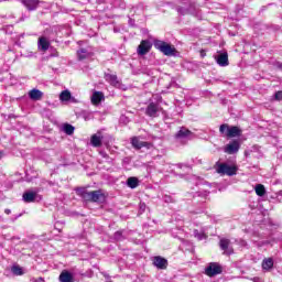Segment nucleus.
<instances>
[{
	"label": "nucleus",
	"mask_w": 282,
	"mask_h": 282,
	"mask_svg": "<svg viewBox=\"0 0 282 282\" xmlns=\"http://www.w3.org/2000/svg\"><path fill=\"white\" fill-rule=\"evenodd\" d=\"M153 265H155L158 270H166V268H169V260L163 257L156 256L153 259Z\"/></svg>",
	"instance_id": "9b49d317"
},
{
	"label": "nucleus",
	"mask_w": 282,
	"mask_h": 282,
	"mask_svg": "<svg viewBox=\"0 0 282 282\" xmlns=\"http://www.w3.org/2000/svg\"><path fill=\"white\" fill-rule=\"evenodd\" d=\"M216 63L220 66V67H228L229 63H228V53H220L217 56H215Z\"/></svg>",
	"instance_id": "2eb2a0df"
},
{
	"label": "nucleus",
	"mask_w": 282,
	"mask_h": 282,
	"mask_svg": "<svg viewBox=\"0 0 282 282\" xmlns=\"http://www.w3.org/2000/svg\"><path fill=\"white\" fill-rule=\"evenodd\" d=\"M100 155H101V158H105L106 160L109 159V154H107V152H105V151H101Z\"/></svg>",
	"instance_id": "f704fd0d"
},
{
	"label": "nucleus",
	"mask_w": 282,
	"mask_h": 282,
	"mask_svg": "<svg viewBox=\"0 0 282 282\" xmlns=\"http://www.w3.org/2000/svg\"><path fill=\"white\" fill-rule=\"evenodd\" d=\"M131 144L134 149H142L144 147H150L151 143L149 142H144V141H140V139L138 137L132 138L131 140Z\"/></svg>",
	"instance_id": "6ab92c4d"
},
{
	"label": "nucleus",
	"mask_w": 282,
	"mask_h": 282,
	"mask_svg": "<svg viewBox=\"0 0 282 282\" xmlns=\"http://www.w3.org/2000/svg\"><path fill=\"white\" fill-rule=\"evenodd\" d=\"M76 128H74V126L69 124V123H65L63 127L64 132L66 133V135H73L74 131Z\"/></svg>",
	"instance_id": "cd10ccee"
},
{
	"label": "nucleus",
	"mask_w": 282,
	"mask_h": 282,
	"mask_svg": "<svg viewBox=\"0 0 282 282\" xmlns=\"http://www.w3.org/2000/svg\"><path fill=\"white\" fill-rule=\"evenodd\" d=\"M74 273L63 270L59 274V282H75Z\"/></svg>",
	"instance_id": "dca6fc26"
},
{
	"label": "nucleus",
	"mask_w": 282,
	"mask_h": 282,
	"mask_svg": "<svg viewBox=\"0 0 282 282\" xmlns=\"http://www.w3.org/2000/svg\"><path fill=\"white\" fill-rule=\"evenodd\" d=\"M162 171H166V167H163Z\"/></svg>",
	"instance_id": "79ce46f5"
},
{
	"label": "nucleus",
	"mask_w": 282,
	"mask_h": 282,
	"mask_svg": "<svg viewBox=\"0 0 282 282\" xmlns=\"http://www.w3.org/2000/svg\"><path fill=\"white\" fill-rule=\"evenodd\" d=\"M29 98L31 100H41L43 98V91L33 88L29 91Z\"/></svg>",
	"instance_id": "412c9836"
},
{
	"label": "nucleus",
	"mask_w": 282,
	"mask_h": 282,
	"mask_svg": "<svg viewBox=\"0 0 282 282\" xmlns=\"http://www.w3.org/2000/svg\"><path fill=\"white\" fill-rule=\"evenodd\" d=\"M274 100H278V101L282 100V90H279L274 94Z\"/></svg>",
	"instance_id": "473e14b6"
},
{
	"label": "nucleus",
	"mask_w": 282,
	"mask_h": 282,
	"mask_svg": "<svg viewBox=\"0 0 282 282\" xmlns=\"http://www.w3.org/2000/svg\"><path fill=\"white\" fill-rule=\"evenodd\" d=\"M22 199L25 204H32L33 202H41L43 196L39 195V191H28L23 194Z\"/></svg>",
	"instance_id": "39448f33"
},
{
	"label": "nucleus",
	"mask_w": 282,
	"mask_h": 282,
	"mask_svg": "<svg viewBox=\"0 0 282 282\" xmlns=\"http://www.w3.org/2000/svg\"><path fill=\"white\" fill-rule=\"evenodd\" d=\"M21 3L23 7L26 8V10H29L30 12L36 10V8H39V0H21Z\"/></svg>",
	"instance_id": "4468645a"
},
{
	"label": "nucleus",
	"mask_w": 282,
	"mask_h": 282,
	"mask_svg": "<svg viewBox=\"0 0 282 282\" xmlns=\"http://www.w3.org/2000/svg\"><path fill=\"white\" fill-rule=\"evenodd\" d=\"M163 202H165V204H171L173 203V197H171L170 195H165L163 196Z\"/></svg>",
	"instance_id": "72a5a7b5"
},
{
	"label": "nucleus",
	"mask_w": 282,
	"mask_h": 282,
	"mask_svg": "<svg viewBox=\"0 0 282 282\" xmlns=\"http://www.w3.org/2000/svg\"><path fill=\"white\" fill-rule=\"evenodd\" d=\"M275 67L282 72V62H276Z\"/></svg>",
	"instance_id": "c9c22d12"
},
{
	"label": "nucleus",
	"mask_w": 282,
	"mask_h": 282,
	"mask_svg": "<svg viewBox=\"0 0 282 282\" xmlns=\"http://www.w3.org/2000/svg\"><path fill=\"white\" fill-rule=\"evenodd\" d=\"M79 118H83L86 122L89 120H94V112L89 110H82L79 112Z\"/></svg>",
	"instance_id": "b1692460"
},
{
	"label": "nucleus",
	"mask_w": 282,
	"mask_h": 282,
	"mask_svg": "<svg viewBox=\"0 0 282 282\" xmlns=\"http://www.w3.org/2000/svg\"><path fill=\"white\" fill-rule=\"evenodd\" d=\"M145 113L150 118H158V113H160V105L155 102H150L145 109Z\"/></svg>",
	"instance_id": "9d476101"
},
{
	"label": "nucleus",
	"mask_w": 282,
	"mask_h": 282,
	"mask_svg": "<svg viewBox=\"0 0 282 282\" xmlns=\"http://www.w3.org/2000/svg\"><path fill=\"white\" fill-rule=\"evenodd\" d=\"M140 210H142V212L147 210V204L141 203L140 204Z\"/></svg>",
	"instance_id": "e433bc0d"
},
{
	"label": "nucleus",
	"mask_w": 282,
	"mask_h": 282,
	"mask_svg": "<svg viewBox=\"0 0 282 282\" xmlns=\"http://www.w3.org/2000/svg\"><path fill=\"white\" fill-rule=\"evenodd\" d=\"M40 281H43V278H40Z\"/></svg>",
	"instance_id": "37998d69"
},
{
	"label": "nucleus",
	"mask_w": 282,
	"mask_h": 282,
	"mask_svg": "<svg viewBox=\"0 0 282 282\" xmlns=\"http://www.w3.org/2000/svg\"><path fill=\"white\" fill-rule=\"evenodd\" d=\"M90 144L96 149L102 147V137H100L99 134H93L90 138Z\"/></svg>",
	"instance_id": "4be33fe9"
},
{
	"label": "nucleus",
	"mask_w": 282,
	"mask_h": 282,
	"mask_svg": "<svg viewBox=\"0 0 282 282\" xmlns=\"http://www.w3.org/2000/svg\"><path fill=\"white\" fill-rule=\"evenodd\" d=\"M152 46L153 44H151L149 40H142L140 45L138 46L139 56H144L145 54H149Z\"/></svg>",
	"instance_id": "1a4fd4ad"
},
{
	"label": "nucleus",
	"mask_w": 282,
	"mask_h": 282,
	"mask_svg": "<svg viewBox=\"0 0 282 282\" xmlns=\"http://www.w3.org/2000/svg\"><path fill=\"white\" fill-rule=\"evenodd\" d=\"M219 246H220V249L224 250L225 254H232V252H235L232 250V247H230V240L229 239H226V238L220 239Z\"/></svg>",
	"instance_id": "ddd939ff"
},
{
	"label": "nucleus",
	"mask_w": 282,
	"mask_h": 282,
	"mask_svg": "<svg viewBox=\"0 0 282 282\" xmlns=\"http://www.w3.org/2000/svg\"><path fill=\"white\" fill-rule=\"evenodd\" d=\"M37 50L40 52H47L50 50V40L45 36H40L37 40Z\"/></svg>",
	"instance_id": "f8f14e48"
},
{
	"label": "nucleus",
	"mask_w": 282,
	"mask_h": 282,
	"mask_svg": "<svg viewBox=\"0 0 282 282\" xmlns=\"http://www.w3.org/2000/svg\"><path fill=\"white\" fill-rule=\"evenodd\" d=\"M113 239L116 241H122V239H124V236H122V231H116L113 235Z\"/></svg>",
	"instance_id": "2f4dec72"
},
{
	"label": "nucleus",
	"mask_w": 282,
	"mask_h": 282,
	"mask_svg": "<svg viewBox=\"0 0 282 282\" xmlns=\"http://www.w3.org/2000/svg\"><path fill=\"white\" fill-rule=\"evenodd\" d=\"M94 56V51L90 46L79 48L77 51V58L78 61H86V58H91Z\"/></svg>",
	"instance_id": "6e6552de"
},
{
	"label": "nucleus",
	"mask_w": 282,
	"mask_h": 282,
	"mask_svg": "<svg viewBox=\"0 0 282 282\" xmlns=\"http://www.w3.org/2000/svg\"><path fill=\"white\" fill-rule=\"evenodd\" d=\"M239 149H241V144L238 140H234L224 148V152L228 155H235V153H239Z\"/></svg>",
	"instance_id": "423d86ee"
},
{
	"label": "nucleus",
	"mask_w": 282,
	"mask_h": 282,
	"mask_svg": "<svg viewBox=\"0 0 282 282\" xmlns=\"http://www.w3.org/2000/svg\"><path fill=\"white\" fill-rule=\"evenodd\" d=\"M6 215H10V213H12L10 209H6L4 210Z\"/></svg>",
	"instance_id": "4c0bfd02"
},
{
	"label": "nucleus",
	"mask_w": 282,
	"mask_h": 282,
	"mask_svg": "<svg viewBox=\"0 0 282 282\" xmlns=\"http://www.w3.org/2000/svg\"><path fill=\"white\" fill-rule=\"evenodd\" d=\"M230 129V126H228V123H223L220 127H219V132L223 134V135H226V133H228Z\"/></svg>",
	"instance_id": "7c9ffc66"
},
{
	"label": "nucleus",
	"mask_w": 282,
	"mask_h": 282,
	"mask_svg": "<svg viewBox=\"0 0 282 282\" xmlns=\"http://www.w3.org/2000/svg\"><path fill=\"white\" fill-rule=\"evenodd\" d=\"M205 274L207 276H217V274H221V265L216 262L209 263V265L205 269Z\"/></svg>",
	"instance_id": "0eeeda50"
},
{
	"label": "nucleus",
	"mask_w": 282,
	"mask_h": 282,
	"mask_svg": "<svg viewBox=\"0 0 282 282\" xmlns=\"http://www.w3.org/2000/svg\"><path fill=\"white\" fill-rule=\"evenodd\" d=\"M127 186L129 188H138L140 186V181L135 176H131L127 180Z\"/></svg>",
	"instance_id": "5701e85b"
},
{
	"label": "nucleus",
	"mask_w": 282,
	"mask_h": 282,
	"mask_svg": "<svg viewBox=\"0 0 282 282\" xmlns=\"http://www.w3.org/2000/svg\"><path fill=\"white\" fill-rule=\"evenodd\" d=\"M11 271H12V274H15V276L23 275V269L19 265H13Z\"/></svg>",
	"instance_id": "c85d7f7f"
},
{
	"label": "nucleus",
	"mask_w": 282,
	"mask_h": 282,
	"mask_svg": "<svg viewBox=\"0 0 282 282\" xmlns=\"http://www.w3.org/2000/svg\"><path fill=\"white\" fill-rule=\"evenodd\" d=\"M241 135V129L237 126L229 127L226 138H239Z\"/></svg>",
	"instance_id": "f3484780"
},
{
	"label": "nucleus",
	"mask_w": 282,
	"mask_h": 282,
	"mask_svg": "<svg viewBox=\"0 0 282 282\" xmlns=\"http://www.w3.org/2000/svg\"><path fill=\"white\" fill-rule=\"evenodd\" d=\"M194 237L196 239H198V241H203V239H206V234H204V231H199V230L195 229Z\"/></svg>",
	"instance_id": "c756f323"
},
{
	"label": "nucleus",
	"mask_w": 282,
	"mask_h": 282,
	"mask_svg": "<svg viewBox=\"0 0 282 282\" xmlns=\"http://www.w3.org/2000/svg\"><path fill=\"white\" fill-rule=\"evenodd\" d=\"M105 78H106L107 83L112 85V87H118L120 85V82H118L117 75L106 73Z\"/></svg>",
	"instance_id": "a211bd4d"
},
{
	"label": "nucleus",
	"mask_w": 282,
	"mask_h": 282,
	"mask_svg": "<svg viewBox=\"0 0 282 282\" xmlns=\"http://www.w3.org/2000/svg\"><path fill=\"white\" fill-rule=\"evenodd\" d=\"M174 138L177 144H188V141L195 138V133H193L191 130L186 129L185 127H182L180 131L176 132Z\"/></svg>",
	"instance_id": "f257e3e1"
},
{
	"label": "nucleus",
	"mask_w": 282,
	"mask_h": 282,
	"mask_svg": "<svg viewBox=\"0 0 282 282\" xmlns=\"http://www.w3.org/2000/svg\"><path fill=\"white\" fill-rule=\"evenodd\" d=\"M129 22H130V25H133V20L130 19Z\"/></svg>",
	"instance_id": "ea45409f"
},
{
	"label": "nucleus",
	"mask_w": 282,
	"mask_h": 282,
	"mask_svg": "<svg viewBox=\"0 0 282 282\" xmlns=\"http://www.w3.org/2000/svg\"><path fill=\"white\" fill-rule=\"evenodd\" d=\"M1 158H3V152L0 151V160H1Z\"/></svg>",
	"instance_id": "a19ab883"
},
{
	"label": "nucleus",
	"mask_w": 282,
	"mask_h": 282,
	"mask_svg": "<svg viewBox=\"0 0 282 282\" xmlns=\"http://www.w3.org/2000/svg\"><path fill=\"white\" fill-rule=\"evenodd\" d=\"M59 100L62 102H69V100H72V93L69 90H63L59 94Z\"/></svg>",
	"instance_id": "393cba45"
},
{
	"label": "nucleus",
	"mask_w": 282,
	"mask_h": 282,
	"mask_svg": "<svg viewBox=\"0 0 282 282\" xmlns=\"http://www.w3.org/2000/svg\"><path fill=\"white\" fill-rule=\"evenodd\" d=\"M154 47L155 50H159V52L164 54V56H175V47L171 46V44L162 40L154 41Z\"/></svg>",
	"instance_id": "f03ea898"
},
{
	"label": "nucleus",
	"mask_w": 282,
	"mask_h": 282,
	"mask_svg": "<svg viewBox=\"0 0 282 282\" xmlns=\"http://www.w3.org/2000/svg\"><path fill=\"white\" fill-rule=\"evenodd\" d=\"M216 171L219 175H228L229 177H232V175H237L238 169L235 165H229L227 163H220V164H218V167Z\"/></svg>",
	"instance_id": "20e7f679"
},
{
	"label": "nucleus",
	"mask_w": 282,
	"mask_h": 282,
	"mask_svg": "<svg viewBox=\"0 0 282 282\" xmlns=\"http://www.w3.org/2000/svg\"><path fill=\"white\" fill-rule=\"evenodd\" d=\"M93 105H100L105 100V95L100 91H95L90 98Z\"/></svg>",
	"instance_id": "aec40b11"
},
{
	"label": "nucleus",
	"mask_w": 282,
	"mask_h": 282,
	"mask_svg": "<svg viewBox=\"0 0 282 282\" xmlns=\"http://www.w3.org/2000/svg\"><path fill=\"white\" fill-rule=\"evenodd\" d=\"M129 22H130V25H133V20L130 19Z\"/></svg>",
	"instance_id": "58836bf2"
},
{
	"label": "nucleus",
	"mask_w": 282,
	"mask_h": 282,
	"mask_svg": "<svg viewBox=\"0 0 282 282\" xmlns=\"http://www.w3.org/2000/svg\"><path fill=\"white\" fill-rule=\"evenodd\" d=\"M254 191L258 197H263V195H265V186H263L262 184L256 185Z\"/></svg>",
	"instance_id": "bb28decb"
},
{
	"label": "nucleus",
	"mask_w": 282,
	"mask_h": 282,
	"mask_svg": "<svg viewBox=\"0 0 282 282\" xmlns=\"http://www.w3.org/2000/svg\"><path fill=\"white\" fill-rule=\"evenodd\" d=\"M82 197L83 199H85V202H95V203L105 202V194H102V191L100 189L93 191V192L83 191Z\"/></svg>",
	"instance_id": "7ed1b4c3"
},
{
	"label": "nucleus",
	"mask_w": 282,
	"mask_h": 282,
	"mask_svg": "<svg viewBox=\"0 0 282 282\" xmlns=\"http://www.w3.org/2000/svg\"><path fill=\"white\" fill-rule=\"evenodd\" d=\"M273 267H274V261L271 258L264 259L262 261V269L263 270H272Z\"/></svg>",
	"instance_id": "a878e982"
}]
</instances>
